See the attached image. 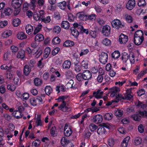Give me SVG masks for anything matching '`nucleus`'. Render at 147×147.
I'll return each mask as SVG.
<instances>
[{"mask_svg": "<svg viewBox=\"0 0 147 147\" xmlns=\"http://www.w3.org/2000/svg\"><path fill=\"white\" fill-rule=\"evenodd\" d=\"M2 117L4 118L5 120L9 121L11 118V116L7 113H4L2 115Z\"/></svg>", "mask_w": 147, "mask_h": 147, "instance_id": "62", "label": "nucleus"}, {"mask_svg": "<svg viewBox=\"0 0 147 147\" xmlns=\"http://www.w3.org/2000/svg\"><path fill=\"white\" fill-rule=\"evenodd\" d=\"M110 26L108 25H105L103 27L102 33L104 35L107 36L110 34Z\"/></svg>", "mask_w": 147, "mask_h": 147, "instance_id": "7", "label": "nucleus"}, {"mask_svg": "<svg viewBox=\"0 0 147 147\" xmlns=\"http://www.w3.org/2000/svg\"><path fill=\"white\" fill-rule=\"evenodd\" d=\"M97 126L96 125L93 124H91L89 126V128L91 131H95L97 128Z\"/></svg>", "mask_w": 147, "mask_h": 147, "instance_id": "63", "label": "nucleus"}, {"mask_svg": "<svg viewBox=\"0 0 147 147\" xmlns=\"http://www.w3.org/2000/svg\"><path fill=\"white\" fill-rule=\"evenodd\" d=\"M42 27V25L41 24L38 25L35 28L34 34H36L40 30Z\"/></svg>", "mask_w": 147, "mask_h": 147, "instance_id": "56", "label": "nucleus"}, {"mask_svg": "<svg viewBox=\"0 0 147 147\" xmlns=\"http://www.w3.org/2000/svg\"><path fill=\"white\" fill-rule=\"evenodd\" d=\"M72 130L69 127L65 125L64 129V134L66 136H69L72 134Z\"/></svg>", "mask_w": 147, "mask_h": 147, "instance_id": "16", "label": "nucleus"}, {"mask_svg": "<svg viewBox=\"0 0 147 147\" xmlns=\"http://www.w3.org/2000/svg\"><path fill=\"white\" fill-rule=\"evenodd\" d=\"M21 21L18 18H16L13 20L12 24L13 26L17 27L20 24Z\"/></svg>", "mask_w": 147, "mask_h": 147, "instance_id": "29", "label": "nucleus"}, {"mask_svg": "<svg viewBox=\"0 0 147 147\" xmlns=\"http://www.w3.org/2000/svg\"><path fill=\"white\" fill-rule=\"evenodd\" d=\"M17 86L15 84H13L11 83L7 85V88L8 90L11 91H13L16 88Z\"/></svg>", "mask_w": 147, "mask_h": 147, "instance_id": "40", "label": "nucleus"}, {"mask_svg": "<svg viewBox=\"0 0 147 147\" xmlns=\"http://www.w3.org/2000/svg\"><path fill=\"white\" fill-rule=\"evenodd\" d=\"M41 19L42 21L44 22L45 23H49L51 20V17L49 16H48L46 18L44 16L41 17Z\"/></svg>", "mask_w": 147, "mask_h": 147, "instance_id": "32", "label": "nucleus"}, {"mask_svg": "<svg viewBox=\"0 0 147 147\" xmlns=\"http://www.w3.org/2000/svg\"><path fill=\"white\" fill-rule=\"evenodd\" d=\"M88 61L86 60H83L81 62V65L84 69H87L88 67Z\"/></svg>", "mask_w": 147, "mask_h": 147, "instance_id": "49", "label": "nucleus"}, {"mask_svg": "<svg viewBox=\"0 0 147 147\" xmlns=\"http://www.w3.org/2000/svg\"><path fill=\"white\" fill-rule=\"evenodd\" d=\"M16 57L18 59L23 60L25 58V51L23 49L19 51L17 53Z\"/></svg>", "mask_w": 147, "mask_h": 147, "instance_id": "14", "label": "nucleus"}, {"mask_svg": "<svg viewBox=\"0 0 147 147\" xmlns=\"http://www.w3.org/2000/svg\"><path fill=\"white\" fill-rule=\"evenodd\" d=\"M96 15L95 14H92L87 16V20H90L91 21L94 20L96 18Z\"/></svg>", "mask_w": 147, "mask_h": 147, "instance_id": "50", "label": "nucleus"}, {"mask_svg": "<svg viewBox=\"0 0 147 147\" xmlns=\"http://www.w3.org/2000/svg\"><path fill=\"white\" fill-rule=\"evenodd\" d=\"M69 108L70 107L67 105L65 102L62 103L58 107L59 109L63 111H67Z\"/></svg>", "mask_w": 147, "mask_h": 147, "instance_id": "20", "label": "nucleus"}, {"mask_svg": "<svg viewBox=\"0 0 147 147\" xmlns=\"http://www.w3.org/2000/svg\"><path fill=\"white\" fill-rule=\"evenodd\" d=\"M77 18L82 20H87V16L83 12H80L76 14Z\"/></svg>", "mask_w": 147, "mask_h": 147, "instance_id": "11", "label": "nucleus"}, {"mask_svg": "<svg viewBox=\"0 0 147 147\" xmlns=\"http://www.w3.org/2000/svg\"><path fill=\"white\" fill-rule=\"evenodd\" d=\"M0 68L2 70H7L9 72H11L12 70H13L15 69L11 65H6L5 64L1 65Z\"/></svg>", "mask_w": 147, "mask_h": 147, "instance_id": "10", "label": "nucleus"}, {"mask_svg": "<svg viewBox=\"0 0 147 147\" xmlns=\"http://www.w3.org/2000/svg\"><path fill=\"white\" fill-rule=\"evenodd\" d=\"M112 27L117 29H119L120 28L123 26L120 20L116 19L112 21L111 22Z\"/></svg>", "mask_w": 147, "mask_h": 147, "instance_id": "5", "label": "nucleus"}, {"mask_svg": "<svg viewBox=\"0 0 147 147\" xmlns=\"http://www.w3.org/2000/svg\"><path fill=\"white\" fill-rule=\"evenodd\" d=\"M120 56V53L118 51H115L112 54V57L116 59L118 58Z\"/></svg>", "mask_w": 147, "mask_h": 147, "instance_id": "47", "label": "nucleus"}, {"mask_svg": "<svg viewBox=\"0 0 147 147\" xmlns=\"http://www.w3.org/2000/svg\"><path fill=\"white\" fill-rule=\"evenodd\" d=\"M45 91L46 94L49 95L52 92L53 89L50 86H47L45 88Z\"/></svg>", "mask_w": 147, "mask_h": 147, "instance_id": "37", "label": "nucleus"}, {"mask_svg": "<svg viewBox=\"0 0 147 147\" xmlns=\"http://www.w3.org/2000/svg\"><path fill=\"white\" fill-rule=\"evenodd\" d=\"M136 2L135 0H129L126 5L127 9L131 10L135 6Z\"/></svg>", "mask_w": 147, "mask_h": 147, "instance_id": "9", "label": "nucleus"}, {"mask_svg": "<svg viewBox=\"0 0 147 147\" xmlns=\"http://www.w3.org/2000/svg\"><path fill=\"white\" fill-rule=\"evenodd\" d=\"M103 92L98 90L96 92H95L93 93V96L96 98H100L102 97Z\"/></svg>", "mask_w": 147, "mask_h": 147, "instance_id": "22", "label": "nucleus"}, {"mask_svg": "<svg viewBox=\"0 0 147 147\" xmlns=\"http://www.w3.org/2000/svg\"><path fill=\"white\" fill-rule=\"evenodd\" d=\"M108 57V55L105 53H102L99 55V60L102 64H105L107 62Z\"/></svg>", "mask_w": 147, "mask_h": 147, "instance_id": "6", "label": "nucleus"}, {"mask_svg": "<svg viewBox=\"0 0 147 147\" xmlns=\"http://www.w3.org/2000/svg\"><path fill=\"white\" fill-rule=\"evenodd\" d=\"M129 56V55L126 53L124 52L123 53L122 59L123 61L125 62H126L128 59Z\"/></svg>", "mask_w": 147, "mask_h": 147, "instance_id": "46", "label": "nucleus"}, {"mask_svg": "<svg viewBox=\"0 0 147 147\" xmlns=\"http://www.w3.org/2000/svg\"><path fill=\"white\" fill-rule=\"evenodd\" d=\"M130 139V138L129 136H127L124 138L121 144V147H127L129 144V141Z\"/></svg>", "mask_w": 147, "mask_h": 147, "instance_id": "19", "label": "nucleus"}, {"mask_svg": "<svg viewBox=\"0 0 147 147\" xmlns=\"http://www.w3.org/2000/svg\"><path fill=\"white\" fill-rule=\"evenodd\" d=\"M12 33V31L9 30H6L1 34V36L3 38H7L11 35Z\"/></svg>", "mask_w": 147, "mask_h": 147, "instance_id": "18", "label": "nucleus"}, {"mask_svg": "<svg viewBox=\"0 0 147 147\" xmlns=\"http://www.w3.org/2000/svg\"><path fill=\"white\" fill-rule=\"evenodd\" d=\"M89 35L91 38H95L97 37V33L96 31L91 30L89 32Z\"/></svg>", "mask_w": 147, "mask_h": 147, "instance_id": "57", "label": "nucleus"}, {"mask_svg": "<svg viewBox=\"0 0 147 147\" xmlns=\"http://www.w3.org/2000/svg\"><path fill=\"white\" fill-rule=\"evenodd\" d=\"M66 5V3L65 1H63L57 4V6L59 8L62 10H64L65 9Z\"/></svg>", "mask_w": 147, "mask_h": 147, "instance_id": "38", "label": "nucleus"}, {"mask_svg": "<svg viewBox=\"0 0 147 147\" xmlns=\"http://www.w3.org/2000/svg\"><path fill=\"white\" fill-rule=\"evenodd\" d=\"M12 12L11 8L9 7L5 8L3 9L1 13L0 16L1 18H4L6 16H9L11 15Z\"/></svg>", "mask_w": 147, "mask_h": 147, "instance_id": "4", "label": "nucleus"}, {"mask_svg": "<svg viewBox=\"0 0 147 147\" xmlns=\"http://www.w3.org/2000/svg\"><path fill=\"white\" fill-rule=\"evenodd\" d=\"M16 37L18 39L20 40L25 39L27 38V35L23 32H18L16 35Z\"/></svg>", "mask_w": 147, "mask_h": 147, "instance_id": "17", "label": "nucleus"}, {"mask_svg": "<svg viewBox=\"0 0 147 147\" xmlns=\"http://www.w3.org/2000/svg\"><path fill=\"white\" fill-rule=\"evenodd\" d=\"M147 117V111H139L137 112L136 114L131 116V117L133 119L136 121H139L140 120L141 117Z\"/></svg>", "mask_w": 147, "mask_h": 147, "instance_id": "3", "label": "nucleus"}, {"mask_svg": "<svg viewBox=\"0 0 147 147\" xmlns=\"http://www.w3.org/2000/svg\"><path fill=\"white\" fill-rule=\"evenodd\" d=\"M12 115L16 119H20L22 117V115L21 113L18 111H14Z\"/></svg>", "mask_w": 147, "mask_h": 147, "instance_id": "30", "label": "nucleus"}, {"mask_svg": "<svg viewBox=\"0 0 147 147\" xmlns=\"http://www.w3.org/2000/svg\"><path fill=\"white\" fill-rule=\"evenodd\" d=\"M128 40V36L126 35L121 34L119 38V42L120 44H125L127 41Z\"/></svg>", "mask_w": 147, "mask_h": 147, "instance_id": "12", "label": "nucleus"}, {"mask_svg": "<svg viewBox=\"0 0 147 147\" xmlns=\"http://www.w3.org/2000/svg\"><path fill=\"white\" fill-rule=\"evenodd\" d=\"M8 22L7 20H0V28H3L7 25Z\"/></svg>", "mask_w": 147, "mask_h": 147, "instance_id": "36", "label": "nucleus"}, {"mask_svg": "<svg viewBox=\"0 0 147 147\" xmlns=\"http://www.w3.org/2000/svg\"><path fill=\"white\" fill-rule=\"evenodd\" d=\"M42 60H43V59L42 58L40 60L38 61L37 63V66L40 68H42L45 65V63L42 62Z\"/></svg>", "mask_w": 147, "mask_h": 147, "instance_id": "52", "label": "nucleus"}, {"mask_svg": "<svg viewBox=\"0 0 147 147\" xmlns=\"http://www.w3.org/2000/svg\"><path fill=\"white\" fill-rule=\"evenodd\" d=\"M61 30V28L59 26H56L54 27L53 31L54 33L57 34L60 33Z\"/></svg>", "mask_w": 147, "mask_h": 147, "instance_id": "41", "label": "nucleus"}, {"mask_svg": "<svg viewBox=\"0 0 147 147\" xmlns=\"http://www.w3.org/2000/svg\"><path fill=\"white\" fill-rule=\"evenodd\" d=\"M144 40V33L141 30H138L135 33L134 37V42L137 45H141Z\"/></svg>", "mask_w": 147, "mask_h": 147, "instance_id": "1", "label": "nucleus"}, {"mask_svg": "<svg viewBox=\"0 0 147 147\" xmlns=\"http://www.w3.org/2000/svg\"><path fill=\"white\" fill-rule=\"evenodd\" d=\"M123 114V111L122 110L117 109L115 111V115L117 117H121Z\"/></svg>", "mask_w": 147, "mask_h": 147, "instance_id": "35", "label": "nucleus"}, {"mask_svg": "<svg viewBox=\"0 0 147 147\" xmlns=\"http://www.w3.org/2000/svg\"><path fill=\"white\" fill-rule=\"evenodd\" d=\"M19 79L18 77L17 76H14L13 80V82L14 83V84L17 86L19 84Z\"/></svg>", "mask_w": 147, "mask_h": 147, "instance_id": "60", "label": "nucleus"}, {"mask_svg": "<svg viewBox=\"0 0 147 147\" xmlns=\"http://www.w3.org/2000/svg\"><path fill=\"white\" fill-rule=\"evenodd\" d=\"M42 53V51L40 49H38L35 52L33 53V55H35V57L36 58H38Z\"/></svg>", "mask_w": 147, "mask_h": 147, "instance_id": "48", "label": "nucleus"}, {"mask_svg": "<svg viewBox=\"0 0 147 147\" xmlns=\"http://www.w3.org/2000/svg\"><path fill=\"white\" fill-rule=\"evenodd\" d=\"M82 67L80 66L78 64H75L74 70L77 72H79L82 70Z\"/></svg>", "mask_w": 147, "mask_h": 147, "instance_id": "55", "label": "nucleus"}, {"mask_svg": "<svg viewBox=\"0 0 147 147\" xmlns=\"http://www.w3.org/2000/svg\"><path fill=\"white\" fill-rule=\"evenodd\" d=\"M74 45V43L73 41L71 40H67L63 44L64 46L68 47L73 46Z\"/></svg>", "mask_w": 147, "mask_h": 147, "instance_id": "39", "label": "nucleus"}, {"mask_svg": "<svg viewBox=\"0 0 147 147\" xmlns=\"http://www.w3.org/2000/svg\"><path fill=\"white\" fill-rule=\"evenodd\" d=\"M102 42L106 46H109L111 44V40L107 38H106L102 40Z\"/></svg>", "mask_w": 147, "mask_h": 147, "instance_id": "43", "label": "nucleus"}, {"mask_svg": "<svg viewBox=\"0 0 147 147\" xmlns=\"http://www.w3.org/2000/svg\"><path fill=\"white\" fill-rule=\"evenodd\" d=\"M93 119L94 122L98 123H101L102 120V117L101 115L98 114L94 116Z\"/></svg>", "mask_w": 147, "mask_h": 147, "instance_id": "15", "label": "nucleus"}, {"mask_svg": "<svg viewBox=\"0 0 147 147\" xmlns=\"http://www.w3.org/2000/svg\"><path fill=\"white\" fill-rule=\"evenodd\" d=\"M31 69V67L28 65H25L24 69V72L26 76L28 75L30 73Z\"/></svg>", "mask_w": 147, "mask_h": 147, "instance_id": "23", "label": "nucleus"}, {"mask_svg": "<svg viewBox=\"0 0 147 147\" xmlns=\"http://www.w3.org/2000/svg\"><path fill=\"white\" fill-rule=\"evenodd\" d=\"M82 75L84 79L85 80L90 79L92 77L91 73L88 70H85L83 72Z\"/></svg>", "mask_w": 147, "mask_h": 147, "instance_id": "13", "label": "nucleus"}, {"mask_svg": "<svg viewBox=\"0 0 147 147\" xmlns=\"http://www.w3.org/2000/svg\"><path fill=\"white\" fill-rule=\"evenodd\" d=\"M22 0H12L11 2L12 6L14 9H17L14 12L15 15H17L20 12V7L22 3Z\"/></svg>", "mask_w": 147, "mask_h": 147, "instance_id": "2", "label": "nucleus"}, {"mask_svg": "<svg viewBox=\"0 0 147 147\" xmlns=\"http://www.w3.org/2000/svg\"><path fill=\"white\" fill-rule=\"evenodd\" d=\"M71 65V61L69 60H66L64 61L62 67L65 69H69L70 68Z\"/></svg>", "mask_w": 147, "mask_h": 147, "instance_id": "21", "label": "nucleus"}, {"mask_svg": "<svg viewBox=\"0 0 147 147\" xmlns=\"http://www.w3.org/2000/svg\"><path fill=\"white\" fill-rule=\"evenodd\" d=\"M113 117V115L111 113H106L104 116L105 119L107 120H111Z\"/></svg>", "mask_w": 147, "mask_h": 147, "instance_id": "45", "label": "nucleus"}, {"mask_svg": "<svg viewBox=\"0 0 147 147\" xmlns=\"http://www.w3.org/2000/svg\"><path fill=\"white\" fill-rule=\"evenodd\" d=\"M106 132V130L104 127H100L98 129L97 132V133L99 135H101L103 136Z\"/></svg>", "mask_w": 147, "mask_h": 147, "instance_id": "33", "label": "nucleus"}, {"mask_svg": "<svg viewBox=\"0 0 147 147\" xmlns=\"http://www.w3.org/2000/svg\"><path fill=\"white\" fill-rule=\"evenodd\" d=\"M61 27L65 29H67L69 27V24L67 21H64L62 22L61 23Z\"/></svg>", "mask_w": 147, "mask_h": 147, "instance_id": "34", "label": "nucleus"}, {"mask_svg": "<svg viewBox=\"0 0 147 147\" xmlns=\"http://www.w3.org/2000/svg\"><path fill=\"white\" fill-rule=\"evenodd\" d=\"M61 143L63 146H65L70 143V142L66 138L63 137L61 139Z\"/></svg>", "mask_w": 147, "mask_h": 147, "instance_id": "27", "label": "nucleus"}, {"mask_svg": "<svg viewBox=\"0 0 147 147\" xmlns=\"http://www.w3.org/2000/svg\"><path fill=\"white\" fill-rule=\"evenodd\" d=\"M42 81L41 79L38 78H36L34 80V84L36 86H39L42 83Z\"/></svg>", "mask_w": 147, "mask_h": 147, "instance_id": "53", "label": "nucleus"}, {"mask_svg": "<svg viewBox=\"0 0 147 147\" xmlns=\"http://www.w3.org/2000/svg\"><path fill=\"white\" fill-rule=\"evenodd\" d=\"M146 2L145 0H139L138 3V5L139 7L144 6L146 5Z\"/></svg>", "mask_w": 147, "mask_h": 147, "instance_id": "64", "label": "nucleus"}, {"mask_svg": "<svg viewBox=\"0 0 147 147\" xmlns=\"http://www.w3.org/2000/svg\"><path fill=\"white\" fill-rule=\"evenodd\" d=\"M142 142L141 138L139 137H136L134 139L133 143L136 146L140 144Z\"/></svg>", "mask_w": 147, "mask_h": 147, "instance_id": "25", "label": "nucleus"}, {"mask_svg": "<svg viewBox=\"0 0 147 147\" xmlns=\"http://www.w3.org/2000/svg\"><path fill=\"white\" fill-rule=\"evenodd\" d=\"M124 19L128 23H131L133 21V18L131 16L127 14H125L124 15Z\"/></svg>", "mask_w": 147, "mask_h": 147, "instance_id": "28", "label": "nucleus"}, {"mask_svg": "<svg viewBox=\"0 0 147 147\" xmlns=\"http://www.w3.org/2000/svg\"><path fill=\"white\" fill-rule=\"evenodd\" d=\"M135 105L136 106L142 109L145 108L146 107V105L145 104L139 101H138L136 102Z\"/></svg>", "mask_w": 147, "mask_h": 147, "instance_id": "42", "label": "nucleus"}, {"mask_svg": "<svg viewBox=\"0 0 147 147\" xmlns=\"http://www.w3.org/2000/svg\"><path fill=\"white\" fill-rule=\"evenodd\" d=\"M36 123L37 126H41L42 125V123L40 118V117L38 115H37V117L36 118Z\"/></svg>", "mask_w": 147, "mask_h": 147, "instance_id": "59", "label": "nucleus"}, {"mask_svg": "<svg viewBox=\"0 0 147 147\" xmlns=\"http://www.w3.org/2000/svg\"><path fill=\"white\" fill-rule=\"evenodd\" d=\"M51 52V49L50 47H47L44 50V57L45 58H46L48 57Z\"/></svg>", "mask_w": 147, "mask_h": 147, "instance_id": "26", "label": "nucleus"}, {"mask_svg": "<svg viewBox=\"0 0 147 147\" xmlns=\"http://www.w3.org/2000/svg\"><path fill=\"white\" fill-rule=\"evenodd\" d=\"M120 91V88L115 86L109 89V92L111 93L110 96L112 97Z\"/></svg>", "mask_w": 147, "mask_h": 147, "instance_id": "8", "label": "nucleus"}, {"mask_svg": "<svg viewBox=\"0 0 147 147\" xmlns=\"http://www.w3.org/2000/svg\"><path fill=\"white\" fill-rule=\"evenodd\" d=\"M65 76L67 78H69L73 76L72 71L71 70L67 71L65 73Z\"/></svg>", "mask_w": 147, "mask_h": 147, "instance_id": "51", "label": "nucleus"}, {"mask_svg": "<svg viewBox=\"0 0 147 147\" xmlns=\"http://www.w3.org/2000/svg\"><path fill=\"white\" fill-rule=\"evenodd\" d=\"M74 83V81L73 80H70L66 84V87L68 89L72 88L73 87V85Z\"/></svg>", "mask_w": 147, "mask_h": 147, "instance_id": "44", "label": "nucleus"}, {"mask_svg": "<svg viewBox=\"0 0 147 147\" xmlns=\"http://www.w3.org/2000/svg\"><path fill=\"white\" fill-rule=\"evenodd\" d=\"M44 39V37L42 35L40 34H37L35 36V40L36 41H41Z\"/></svg>", "mask_w": 147, "mask_h": 147, "instance_id": "31", "label": "nucleus"}, {"mask_svg": "<svg viewBox=\"0 0 147 147\" xmlns=\"http://www.w3.org/2000/svg\"><path fill=\"white\" fill-rule=\"evenodd\" d=\"M26 30L27 33L29 35H30L33 31V27L30 25L28 24L26 27Z\"/></svg>", "mask_w": 147, "mask_h": 147, "instance_id": "24", "label": "nucleus"}, {"mask_svg": "<svg viewBox=\"0 0 147 147\" xmlns=\"http://www.w3.org/2000/svg\"><path fill=\"white\" fill-rule=\"evenodd\" d=\"M66 98V97L64 96H62L59 97L57 99L58 102H65V100Z\"/></svg>", "mask_w": 147, "mask_h": 147, "instance_id": "61", "label": "nucleus"}, {"mask_svg": "<svg viewBox=\"0 0 147 147\" xmlns=\"http://www.w3.org/2000/svg\"><path fill=\"white\" fill-rule=\"evenodd\" d=\"M60 39L58 37L54 38L52 40V43L54 45H57L59 43Z\"/></svg>", "mask_w": 147, "mask_h": 147, "instance_id": "54", "label": "nucleus"}, {"mask_svg": "<svg viewBox=\"0 0 147 147\" xmlns=\"http://www.w3.org/2000/svg\"><path fill=\"white\" fill-rule=\"evenodd\" d=\"M11 56L10 53L7 52L5 53L3 56V60L5 61L7 60L10 58Z\"/></svg>", "mask_w": 147, "mask_h": 147, "instance_id": "58", "label": "nucleus"}]
</instances>
